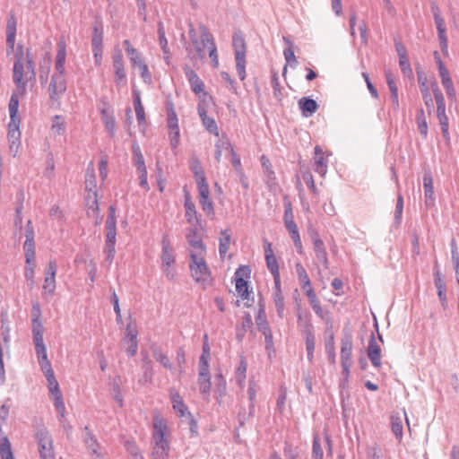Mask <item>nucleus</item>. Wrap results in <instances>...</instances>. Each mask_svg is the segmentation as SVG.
<instances>
[{
  "label": "nucleus",
  "mask_w": 459,
  "mask_h": 459,
  "mask_svg": "<svg viewBox=\"0 0 459 459\" xmlns=\"http://www.w3.org/2000/svg\"><path fill=\"white\" fill-rule=\"evenodd\" d=\"M17 20L10 15L6 22V55L13 61V81L16 90L13 92L8 104L10 122L8 124L7 139L10 152L15 156L21 143V116L19 115L20 98H22L27 88L36 83L35 64L32 56H25L22 44H15Z\"/></svg>",
  "instance_id": "obj_1"
},
{
  "label": "nucleus",
  "mask_w": 459,
  "mask_h": 459,
  "mask_svg": "<svg viewBox=\"0 0 459 459\" xmlns=\"http://www.w3.org/2000/svg\"><path fill=\"white\" fill-rule=\"evenodd\" d=\"M188 243V251L190 254V271L191 275L196 282L202 284H210L212 282L211 271L206 264V247L202 238L196 230L191 229L186 233Z\"/></svg>",
  "instance_id": "obj_2"
},
{
  "label": "nucleus",
  "mask_w": 459,
  "mask_h": 459,
  "mask_svg": "<svg viewBox=\"0 0 459 459\" xmlns=\"http://www.w3.org/2000/svg\"><path fill=\"white\" fill-rule=\"evenodd\" d=\"M192 44L199 58L204 59L208 55L211 58L212 66H219V56L217 48L212 35L204 26H201L198 31L195 30H189Z\"/></svg>",
  "instance_id": "obj_3"
},
{
  "label": "nucleus",
  "mask_w": 459,
  "mask_h": 459,
  "mask_svg": "<svg viewBox=\"0 0 459 459\" xmlns=\"http://www.w3.org/2000/svg\"><path fill=\"white\" fill-rule=\"evenodd\" d=\"M152 429V457L153 459H168L169 429L167 420L159 414L154 415Z\"/></svg>",
  "instance_id": "obj_4"
},
{
  "label": "nucleus",
  "mask_w": 459,
  "mask_h": 459,
  "mask_svg": "<svg viewBox=\"0 0 459 459\" xmlns=\"http://www.w3.org/2000/svg\"><path fill=\"white\" fill-rule=\"evenodd\" d=\"M251 268L248 265H240L235 272L234 282L238 296L241 300H249L252 293L250 287Z\"/></svg>",
  "instance_id": "obj_5"
},
{
  "label": "nucleus",
  "mask_w": 459,
  "mask_h": 459,
  "mask_svg": "<svg viewBox=\"0 0 459 459\" xmlns=\"http://www.w3.org/2000/svg\"><path fill=\"white\" fill-rule=\"evenodd\" d=\"M106 244L105 252L108 258L112 261L115 256V246L117 241V217L116 209L114 206H110L108 210V215L106 221Z\"/></svg>",
  "instance_id": "obj_6"
},
{
  "label": "nucleus",
  "mask_w": 459,
  "mask_h": 459,
  "mask_svg": "<svg viewBox=\"0 0 459 459\" xmlns=\"http://www.w3.org/2000/svg\"><path fill=\"white\" fill-rule=\"evenodd\" d=\"M85 189L87 191L86 206L87 213L89 216H98L99 214V204H98V194H97V181L94 175L93 168L91 173L87 174L85 181Z\"/></svg>",
  "instance_id": "obj_7"
},
{
  "label": "nucleus",
  "mask_w": 459,
  "mask_h": 459,
  "mask_svg": "<svg viewBox=\"0 0 459 459\" xmlns=\"http://www.w3.org/2000/svg\"><path fill=\"white\" fill-rule=\"evenodd\" d=\"M126 55L130 60L133 68H138L141 73L142 78L146 82L151 80V74L148 65L144 62L142 53L132 46L128 39L123 42Z\"/></svg>",
  "instance_id": "obj_8"
},
{
  "label": "nucleus",
  "mask_w": 459,
  "mask_h": 459,
  "mask_svg": "<svg viewBox=\"0 0 459 459\" xmlns=\"http://www.w3.org/2000/svg\"><path fill=\"white\" fill-rule=\"evenodd\" d=\"M40 459H56L53 438L46 429H39L35 434Z\"/></svg>",
  "instance_id": "obj_9"
},
{
  "label": "nucleus",
  "mask_w": 459,
  "mask_h": 459,
  "mask_svg": "<svg viewBox=\"0 0 459 459\" xmlns=\"http://www.w3.org/2000/svg\"><path fill=\"white\" fill-rule=\"evenodd\" d=\"M233 47L236 58V68L239 78H246V49L247 45L242 34L237 33L233 37Z\"/></svg>",
  "instance_id": "obj_10"
},
{
  "label": "nucleus",
  "mask_w": 459,
  "mask_h": 459,
  "mask_svg": "<svg viewBox=\"0 0 459 459\" xmlns=\"http://www.w3.org/2000/svg\"><path fill=\"white\" fill-rule=\"evenodd\" d=\"M43 373L47 378L48 391L54 402L55 407L56 408L60 416L64 417L65 412V406L59 388L58 382L55 377L54 371L53 369H48L47 371H44Z\"/></svg>",
  "instance_id": "obj_11"
},
{
  "label": "nucleus",
  "mask_w": 459,
  "mask_h": 459,
  "mask_svg": "<svg viewBox=\"0 0 459 459\" xmlns=\"http://www.w3.org/2000/svg\"><path fill=\"white\" fill-rule=\"evenodd\" d=\"M43 373L47 378L48 391L54 402L55 407L56 408L60 416L64 417L65 412V406L59 388L58 382L55 377L54 371L53 369H48L47 371H44Z\"/></svg>",
  "instance_id": "obj_12"
},
{
  "label": "nucleus",
  "mask_w": 459,
  "mask_h": 459,
  "mask_svg": "<svg viewBox=\"0 0 459 459\" xmlns=\"http://www.w3.org/2000/svg\"><path fill=\"white\" fill-rule=\"evenodd\" d=\"M298 322L299 325L302 326L303 333L306 342V350L307 352V358L310 361H312L314 358V350H315V335L313 325L310 322L309 315H306L303 316L301 314L298 315Z\"/></svg>",
  "instance_id": "obj_13"
},
{
  "label": "nucleus",
  "mask_w": 459,
  "mask_h": 459,
  "mask_svg": "<svg viewBox=\"0 0 459 459\" xmlns=\"http://www.w3.org/2000/svg\"><path fill=\"white\" fill-rule=\"evenodd\" d=\"M57 266L55 260H50L44 272V282L42 285V296L51 297L56 290V275Z\"/></svg>",
  "instance_id": "obj_14"
},
{
  "label": "nucleus",
  "mask_w": 459,
  "mask_h": 459,
  "mask_svg": "<svg viewBox=\"0 0 459 459\" xmlns=\"http://www.w3.org/2000/svg\"><path fill=\"white\" fill-rule=\"evenodd\" d=\"M434 57L437 65L438 74L441 78V82L443 87L446 90V95L450 99H455V91L454 88L453 81L450 76L449 71L446 67L445 64L442 62L441 57L437 51L434 52Z\"/></svg>",
  "instance_id": "obj_15"
},
{
  "label": "nucleus",
  "mask_w": 459,
  "mask_h": 459,
  "mask_svg": "<svg viewBox=\"0 0 459 459\" xmlns=\"http://www.w3.org/2000/svg\"><path fill=\"white\" fill-rule=\"evenodd\" d=\"M66 91L65 73L55 72L48 86L49 97L56 100Z\"/></svg>",
  "instance_id": "obj_16"
},
{
  "label": "nucleus",
  "mask_w": 459,
  "mask_h": 459,
  "mask_svg": "<svg viewBox=\"0 0 459 459\" xmlns=\"http://www.w3.org/2000/svg\"><path fill=\"white\" fill-rule=\"evenodd\" d=\"M352 339L351 336H346L341 342V359L342 367V374L347 378L350 373V368L352 364Z\"/></svg>",
  "instance_id": "obj_17"
},
{
  "label": "nucleus",
  "mask_w": 459,
  "mask_h": 459,
  "mask_svg": "<svg viewBox=\"0 0 459 459\" xmlns=\"http://www.w3.org/2000/svg\"><path fill=\"white\" fill-rule=\"evenodd\" d=\"M314 170L318 173L321 177H325L327 173L328 160L332 156L330 151H324L319 145H316L314 149Z\"/></svg>",
  "instance_id": "obj_18"
},
{
  "label": "nucleus",
  "mask_w": 459,
  "mask_h": 459,
  "mask_svg": "<svg viewBox=\"0 0 459 459\" xmlns=\"http://www.w3.org/2000/svg\"><path fill=\"white\" fill-rule=\"evenodd\" d=\"M198 193H199V204L202 207V210L205 212L208 217L213 218L214 216V208L213 203L210 198V190L208 184H203L197 186Z\"/></svg>",
  "instance_id": "obj_19"
},
{
  "label": "nucleus",
  "mask_w": 459,
  "mask_h": 459,
  "mask_svg": "<svg viewBox=\"0 0 459 459\" xmlns=\"http://www.w3.org/2000/svg\"><path fill=\"white\" fill-rule=\"evenodd\" d=\"M264 255H265L266 266L273 276L274 283L279 285V281H281L280 270H279L278 261L273 253L271 243L266 244V246L264 247Z\"/></svg>",
  "instance_id": "obj_20"
},
{
  "label": "nucleus",
  "mask_w": 459,
  "mask_h": 459,
  "mask_svg": "<svg viewBox=\"0 0 459 459\" xmlns=\"http://www.w3.org/2000/svg\"><path fill=\"white\" fill-rule=\"evenodd\" d=\"M184 206H185V210H186V212H185L186 220L192 226L188 230V232L190 231L191 229L197 230L196 226H198L200 224V218H199L200 216L195 209V205L193 203L189 194L185 195Z\"/></svg>",
  "instance_id": "obj_21"
},
{
  "label": "nucleus",
  "mask_w": 459,
  "mask_h": 459,
  "mask_svg": "<svg viewBox=\"0 0 459 459\" xmlns=\"http://www.w3.org/2000/svg\"><path fill=\"white\" fill-rule=\"evenodd\" d=\"M137 336L138 331L136 327L131 324H128L126 328L125 341L127 344L126 352L129 356H134L137 352Z\"/></svg>",
  "instance_id": "obj_22"
},
{
  "label": "nucleus",
  "mask_w": 459,
  "mask_h": 459,
  "mask_svg": "<svg viewBox=\"0 0 459 459\" xmlns=\"http://www.w3.org/2000/svg\"><path fill=\"white\" fill-rule=\"evenodd\" d=\"M185 74L190 83L192 91L196 94H204V84L197 74L188 65L184 67Z\"/></svg>",
  "instance_id": "obj_23"
},
{
  "label": "nucleus",
  "mask_w": 459,
  "mask_h": 459,
  "mask_svg": "<svg viewBox=\"0 0 459 459\" xmlns=\"http://www.w3.org/2000/svg\"><path fill=\"white\" fill-rule=\"evenodd\" d=\"M198 385L200 392L208 395L211 390L209 365H199Z\"/></svg>",
  "instance_id": "obj_24"
},
{
  "label": "nucleus",
  "mask_w": 459,
  "mask_h": 459,
  "mask_svg": "<svg viewBox=\"0 0 459 459\" xmlns=\"http://www.w3.org/2000/svg\"><path fill=\"white\" fill-rule=\"evenodd\" d=\"M170 399L175 413L180 418L190 417V411L186 406L182 397L176 391L170 393Z\"/></svg>",
  "instance_id": "obj_25"
},
{
  "label": "nucleus",
  "mask_w": 459,
  "mask_h": 459,
  "mask_svg": "<svg viewBox=\"0 0 459 459\" xmlns=\"http://www.w3.org/2000/svg\"><path fill=\"white\" fill-rule=\"evenodd\" d=\"M40 309L38 305L33 306L32 333L33 342H43V325L39 319Z\"/></svg>",
  "instance_id": "obj_26"
},
{
  "label": "nucleus",
  "mask_w": 459,
  "mask_h": 459,
  "mask_svg": "<svg viewBox=\"0 0 459 459\" xmlns=\"http://www.w3.org/2000/svg\"><path fill=\"white\" fill-rule=\"evenodd\" d=\"M314 251L318 261L325 268H328V255L323 240L316 234L313 238Z\"/></svg>",
  "instance_id": "obj_27"
},
{
  "label": "nucleus",
  "mask_w": 459,
  "mask_h": 459,
  "mask_svg": "<svg viewBox=\"0 0 459 459\" xmlns=\"http://www.w3.org/2000/svg\"><path fill=\"white\" fill-rule=\"evenodd\" d=\"M66 60V43L64 39H61L56 45V55L55 58V70L56 72L65 73Z\"/></svg>",
  "instance_id": "obj_28"
},
{
  "label": "nucleus",
  "mask_w": 459,
  "mask_h": 459,
  "mask_svg": "<svg viewBox=\"0 0 459 459\" xmlns=\"http://www.w3.org/2000/svg\"><path fill=\"white\" fill-rule=\"evenodd\" d=\"M25 260L30 258H35V242H34V231L30 226V221L28 222V229L26 231V240L23 245Z\"/></svg>",
  "instance_id": "obj_29"
},
{
  "label": "nucleus",
  "mask_w": 459,
  "mask_h": 459,
  "mask_svg": "<svg viewBox=\"0 0 459 459\" xmlns=\"http://www.w3.org/2000/svg\"><path fill=\"white\" fill-rule=\"evenodd\" d=\"M35 350L38 357L39 364L42 369V371H47L48 369H52L51 363L48 359L47 348L43 342H36Z\"/></svg>",
  "instance_id": "obj_30"
},
{
  "label": "nucleus",
  "mask_w": 459,
  "mask_h": 459,
  "mask_svg": "<svg viewBox=\"0 0 459 459\" xmlns=\"http://www.w3.org/2000/svg\"><path fill=\"white\" fill-rule=\"evenodd\" d=\"M233 152V147L230 144V141L225 138H220L217 143H215V159L217 162H221L222 160V157H227L229 153Z\"/></svg>",
  "instance_id": "obj_31"
},
{
  "label": "nucleus",
  "mask_w": 459,
  "mask_h": 459,
  "mask_svg": "<svg viewBox=\"0 0 459 459\" xmlns=\"http://www.w3.org/2000/svg\"><path fill=\"white\" fill-rule=\"evenodd\" d=\"M298 104L302 115L306 117H311L318 108L316 101L309 97L301 98Z\"/></svg>",
  "instance_id": "obj_32"
},
{
  "label": "nucleus",
  "mask_w": 459,
  "mask_h": 459,
  "mask_svg": "<svg viewBox=\"0 0 459 459\" xmlns=\"http://www.w3.org/2000/svg\"><path fill=\"white\" fill-rule=\"evenodd\" d=\"M368 356L373 366L377 368L381 366V349L373 337L368 342Z\"/></svg>",
  "instance_id": "obj_33"
},
{
  "label": "nucleus",
  "mask_w": 459,
  "mask_h": 459,
  "mask_svg": "<svg viewBox=\"0 0 459 459\" xmlns=\"http://www.w3.org/2000/svg\"><path fill=\"white\" fill-rule=\"evenodd\" d=\"M161 260H162V268L166 272L167 275L170 274L171 277H173V274L170 273L169 269L175 263V258H174L171 247H169V243H167V244L163 243Z\"/></svg>",
  "instance_id": "obj_34"
},
{
  "label": "nucleus",
  "mask_w": 459,
  "mask_h": 459,
  "mask_svg": "<svg viewBox=\"0 0 459 459\" xmlns=\"http://www.w3.org/2000/svg\"><path fill=\"white\" fill-rule=\"evenodd\" d=\"M285 227L293 240L294 246L299 254H303V246L300 238L299 231L295 221L284 223Z\"/></svg>",
  "instance_id": "obj_35"
},
{
  "label": "nucleus",
  "mask_w": 459,
  "mask_h": 459,
  "mask_svg": "<svg viewBox=\"0 0 459 459\" xmlns=\"http://www.w3.org/2000/svg\"><path fill=\"white\" fill-rule=\"evenodd\" d=\"M100 114L107 131L110 136H114L116 131V119L113 115V111L108 108H102Z\"/></svg>",
  "instance_id": "obj_36"
},
{
  "label": "nucleus",
  "mask_w": 459,
  "mask_h": 459,
  "mask_svg": "<svg viewBox=\"0 0 459 459\" xmlns=\"http://www.w3.org/2000/svg\"><path fill=\"white\" fill-rule=\"evenodd\" d=\"M273 298L278 315L280 317H282L284 312V297L281 289V281H279V285L274 283Z\"/></svg>",
  "instance_id": "obj_37"
},
{
  "label": "nucleus",
  "mask_w": 459,
  "mask_h": 459,
  "mask_svg": "<svg viewBox=\"0 0 459 459\" xmlns=\"http://www.w3.org/2000/svg\"><path fill=\"white\" fill-rule=\"evenodd\" d=\"M191 169L195 175L197 186L207 183L204 171L203 170V168L198 160L194 159L191 160Z\"/></svg>",
  "instance_id": "obj_38"
},
{
  "label": "nucleus",
  "mask_w": 459,
  "mask_h": 459,
  "mask_svg": "<svg viewBox=\"0 0 459 459\" xmlns=\"http://www.w3.org/2000/svg\"><path fill=\"white\" fill-rule=\"evenodd\" d=\"M437 117H438V120H439V123L441 126L442 134H443L444 137L448 138L449 137V133H448L449 123H448V117L446 114V105L437 107Z\"/></svg>",
  "instance_id": "obj_39"
},
{
  "label": "nucleus",
  "mask_w": 459,
  "mask_h": 459,
  "mask_svg": "<svg viewBox=\"0 0 459 459\" xmlns=\"http://www.w3.org/2000/svg\"><path fill=\"white\" fill-rule=\"evenodd\" d=\"M158 33H159V43L163 51L164 59L166 60L167 63H169V58H170V53H169V46H168L169 45L168 40L165 37L163 24L161 22L159 23Z\"/></svg>",
  "instance_id": "obj_40"
},
{
  "label": "nucleus",
  "mask_w": 459,
  "mask_h": 459,
  "mask_svg": "<svg viewBox=\"0 0 459 459\" xmlns=\"http://www.w3.org/2000/svg\"><path fill=\"white\" fill-rule=\"evenodd\" d=\"M230 235L228 230H223L221 232V236L219 238V252L221 257H224L227 252L230 249Z\"/></svg>",
  "instance_id": "obj_41"
},
{
  "label": "nucleus",
  "mask_w": 459,
  "mask_h": 459,
  "mask_svg": "<svg viewBox=\"0 0 459 459\" xmlns=\"http://www.w3.org/2000/svg\"><path fill=\"white\" fill-rule=\"evenodd\" d=\"M26 265L24 268V276L28 281H30V285L33 286L34 278H35V268H36V261L35 258H30V260H25Z\"/></svg>",
  "instance_id": "obj_42"
},
{
  "label": "nucleus",
  "mask_w": 459,
  "mask_h": 459,
  "mask_svg": "<svg viewBox=\"0 0 459 459\" xmlns=\"http://www.w3.org/2000/svg\"><path fill=\"white\" fill-rule=\"evenodd\" d=\"M50 65H51V56L49 53H47L43 61L40 63L39 65V78L41 82H47L48 73L50 71Z\"/></svg>",
  "instance_id": "obj_43"
},
{
  "label": "nucleus",
  "mask_w": 459,
  "mask_h": 459,
  "mask_svg": "<svg viewBox=\"0 0 459 459\" xmlns=\"http://www.w3.org/2000/svg\"><path fill=\"white\" fill-rule=\"evenodd\" d=\"M392 431L399 441L403 438V420L399 415H393L391 417Z\"/></svg>",
  "instance_id": "obj_44"
},
{
  "label": "nucleus",
  "mask_w": 459,
  "mask_h": 459,
  "mask_svg": "<svg viewBox=\"0 0 459 459\" xmlns=\"http://www.w3.org/2000/svg\"><path fill=\"white\" fill-rule=\"evenodd\" d=\"M416 122L418 125L419 131L420 134L426 138L428 135V124L426 121V117L423 109H420L418 111L417 117H416Z\"/></svg>",
  "instance_id": "obj_45"
},
{
  "label": "nucleus",
  "mask_w": 459,
  "mask_h": 459,
  "mask_svg": "<svg viewBox=\"0 0 459 459\" xmlns=\"http://www.w3.org/2000/svg\"><path fill=\"white\" fill-rule=\"evenodd\" d=\"M65 129V121L62 117L55 116L52 120L51 131L54 134L59 135L64 134Z\"/></svg>",
  "instance_id": "obj_46"
},
{
  "label": "nucleus",
  "mask_w": 459,
  "mask_h": 459,
  "mask_svg": "<svg viewBox=\"0 0 459 459\" xmlns=\"http://www.w3.org/2000/svg\"><path fill=\"white\" fill-rule=\"evenodd\" d=\"M103 30L101 26H94L92 30V48H102Z\"/></svg>",
  "instance_id": "obj_47"
},
{
  "label": "nucleus",
  "mask_w": 459,
  "mask_h": 459,
  "mask_svg": "<svg viewBox=\"0 0 459 459\" xmlns=\"http://www.w3.org/2000/svg\"><path fill=\"white\" fill-rule=\"evenodd\" d=\"M133 154L134 164L136 167V169L145 168L144 158L138 144L133 145Z\"/></svg>",
  "instance_id": "obj_48"
},
{
  "label": "nucleus",
  "mask_w": 459,
  "mask_h": 459,
  "mask_svg": "<svg viewBox=\"0 0 459 459\" xmlns=\"http://www.w3.org/2000/svg\"><path fill=\"white\" fill-rule=\"evenodd\" d=\"M423 184H424V195L426 198V203L430 200H433L434 195V187H433V182L432 178L429 176H425L423 178Z\"/></svg>",
  "instance_id": "obj_49"
},
{
  "label": "nucleus",
  "mask_w": 459,
  "mask_h": 459,
  "mask_svg": "<svg viewBox=\"0 0 459 459\" xmlns=\"http://www.w3.org/2000/svg\"><path fill=\"white\" fill-rule=\"evenodd\" d=\"M324 452L318 435L314 436L313 448H312V459H323Z\"/></svg>",
  "instance_id": "obj_50"
},
{
  "label": "nucleus",
  "mask_w": 459,
  "mask_h": 459,
  "mask_svg": "<svg viewBox=\"0 0 459 459\" xmlns=\"http://www.w3.org/2000/svg\"><path fill=\"white\" fill-rule=\"evenodd\" d=\"M200 116H201L203 124L206 127V129L209 132L214 133L216 135H218V132H217L218 128H217V125H216L215 121L212 118L207 117V115L204 111L200 112Z\"/></svg>",
  "instance_id": "obj_51"
},
{
  "label": "nucleus",
  "mask_w": 459,
  "mask_h": 459,
  "mask_svg": "<svg viewBox=\"0 0 459 459\" xmlns=\"http://www.w3.org/2000/svg\"><path fill=\"white\" fill-rule=\"evenodd\" d=\"M115 70V78L114 81L116 84L118 86L126 80V71H125V65H113Z\"/></svg>",
  "instance_id": "obj_52"
},
{
  "label": "nucleus",
  "mask_w": 459,
  "mask_h": 459,
  "mask_svg": "<svg viewBox=\"0 0 459 459\" xmlns=\"http://www.w3.org/2000/svg\"><path fill=\"white\" fill-rule=\"evenodd\" d=\"M210 359V345L208 342L207 334L204 335V342L203 345V353L200 357L199 365H209Z\"/></svg>",
  "instance_id": "obj_53"
},
{
  "label": "nucleus",
  "mask_w": 459,
  "mask_h": 459,
  "mask_svg": "<svg viewBox=\"0 0 459 459\" xmlns=\"http://www.w3.org/2000/svg\"><path fill=\"white\" fill-rule=\"evenodd\" d=\"M247 368V363L242 359L236 371V379L240 385H242L246 379Z\"/></svg>",
  "instance_id": "obj_54"
},
{
  "label": "nucleus",
  "mask_w": 459,
  "mask_h": 459,
  "mask_svg": "<svg viewBox=\"0 0 459 459\" xmlns=\"http://www.w3.org/2000/svg\"><path fill=\"white\" fill-rule=\"evenodd\" d=\"M2 459H14L11 444L6 437L2 438Z\"/></svg>",
  "instance_id": "obj_55"
},
{
  "label": "nucleus",
  "mask_w": 459,
  "mask_h": 459,
  "mask_svg": "<svg viewBox=\"0 0 459 459\" xmlns=\"http://www.w3.org/2000/svg\"><path fill=\"white\" fill-rule=\"evenodd\" d=\"M137 173L139 175L140 186L145 191H149L150 190V186H149V184H148V173H147L146 167L145 168H142V169H137Z\"/></svg>",
  "instance_id": "obj_56"
},
{
  "label": "nucleus",
  "mask_w": 459,
  "mask_h": 459,
  "mask_svg": "<svg viewBox=\"0 0 459 459\" xmlns=\"http://www.w3.org/2000/svg\"><path fill=\"white\" fill-rule=\"evenodd\" d=\"M169 137L170 140V144L173 149H176L179 143V127L178 128H169Z\"/></svg>",
  "instance_id": "obj_57"
},
{
  "label": "nucleus",
  "mask_w": 459,
  "mask_h": 459,
  "mask_svg": "<svg viewBox=\"0 0 459 459\" xmlns=\"http://www.w3.org/2000/svg\"><path fill=\"white\" fill-rule=\"evenodd\" d=\"M325 349L328 353L330 362L332 364H335V347L333 334L330 336V340L326 342Z\"/></svg>",
  "instance_id": "obj_58"
},
{
  "label": "nucleus",
  "mask_w": 459,
  "mask_h": 459,
  "mask_svg": "<svg viewBox=\"0 0 459 459\" xmlns=\"http://www.w3.org/2000/svg\"><path fill=\"white\" fill-rule=\"evenodd\" d=\"M99 171L100 176L102 181H105L108 178V158L107 156L101 157L99 163Z\"/></svg>",
  "instance_id": "obj_59"
},
{
  "label": "nucleus",
  "mask_w": 459,
  "mask_h": 459,
  "mask_svg": "<svg viewBox=\"0 0 459 459\" xmlns=\"http://www.w3.org/2000/svg\"><path fill=\"white\" fill-rule=\"evenodd\" d=\"M168 127L174 129L178 127V117L172 108L168 109Z\"/></svg>",
  "instance_id": "obj_60"
},
{
  "label": "nucleus",
  "mask_w": 459,
  "mask_h": 459,
  "mask_svg": "<svg viewBox=\"0 0 459 459\" xmlns=\"http://www.w3.org/2000/svg\"><path fill=\"white\" fill-rule=\"evenodd\" d=\"M432 91H433V94H434V97H435V100H436V103H437V107H440V106H445V99L443 97V94L441 92V91L439 90L437 84L436 82H434L432 84Z\"/></svg>",
  "instance_id": "obj_61"
},
{
  "label": "nucleus",
  "mask_w": 459,
  "mask_h": 459,
  "mask_svg": "<svg viewBox=\"0 0 459 459\" xmlns=\"http://www.w3.org/2000/svg\"><path fill=\"white\" fill-rule=\"evenodd\" d=\"M434 18H435V23H436L438 34H445L446 33L445 21L439 14L438 9H437V11L434 12Z\"/></svg>",
  "instance_id": "obj_62"
},
{
  "label": "nucleus",
  "mask_w": 459,
  "mask_h": 459,
  "mask_svg": "<svg viewBox=\"0 0 459 459\" xmlns=\"http://www.w3.org/2000/svg\"><path fill=\"white\" fill-rule=\"evenodd\" d=\"M136 119L138 122L139 126L143 127V129L146 126V117H145V111L143 107H139L137 108H134Z\"/></svg>",
  "instance_id": "obj_63"
},
{
  "label": "nucleus",
  "mask_w": 459,
  "mask_h": 459,
  "mask_svg": "<svg viewBox=\"0 0 459 459\" xmlns=\"http://www.w3.org/2000/svg\"><path fill=\"white\" fill-rule=\"evenodd\" d=\"M303 179L305 180V182L307 185V186L310 188L311 192L314 195H318V189L316 186V184H315V181H314L312 174L310 172H306L303 175Z\"/></svg>",
  "instance_id": "obj_64"
}]
</instances>
